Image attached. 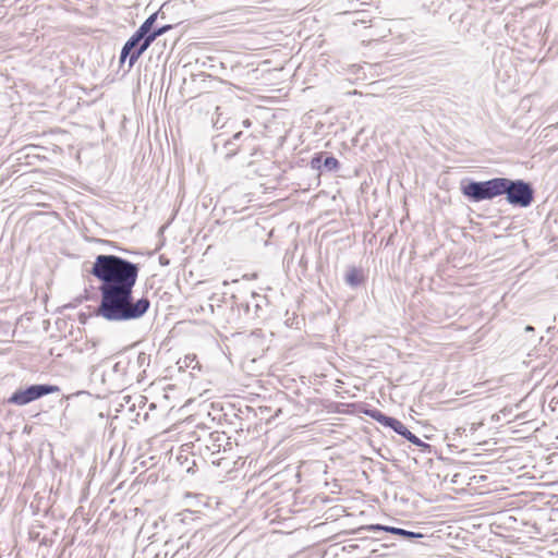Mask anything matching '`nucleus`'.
I'll use <instances>...</instances> for the list:
<instances>
[{
	"mask_svg": "<svg viewBox=\"0 0 558 558\" xmlns=\"http://www.w3.org/2000/svg\"><path fill=\"white\" fill-rule=\"evenodd\" d=\"M142 46L138 47L136 50H132L131 47H129L126 44H124L121 54H120V62H124L125 59L129 57V68H132L135 62L138 60V58L146 51L141 50Z\"/></svg>",
	"mask_w": 558,
	"mask_h": 558,
	"instance_id": "nucleus-6",
	"label": "nucleus"
},
{
	"mask_svg": "<svg viewBox=\"0 0 558 558\" xmlns=\"http://www.w3.org/2000/svg\"><path fill=\"white\" fill-rule=\"evenodd\" d=\"M363 529L365 531H372L374 533L380 532V531L389 532V533H392V534H396V535H400V536H402L404 538H409V539L417 538V537H422L423 536L421 533H415V532L403 530V529H400V527L386 526V525H380V524L367 525V526H365Z\"/></svg>",
	"mask_w": 558,
	"mask_h": 558,
	"instance_id": "nucleus-5",
	"label": "nucleus"
},
{
	"mask_svg": "<svg viewBox=\"0 0 558 558\" xmlns=\"http://www.w3.org/2000/svg\"><path fill=\"white\" fill-rule=\"evenodd\" d=\"M171 28V25H165L159 28L154 29L150 35H148L145 39V43L142 45L141 50H147L148 47L158 38L159 36L163 35L166 32H168Z\"/></svg>",
	"mask_w": 558,
	"mask_h": 558,
	"instance_id": "nucleus-8",
	"label": "nucleus"
},
{
	"mask_svg": "<svg viewBox=\"0 0 558 558\" xmlns=\"http://www.w3.org/2000/svg\"><path fill=\"white\" fill-rule=\"evenodd\" d=\"M464 432H465V428H464V427H458V428H457V433H458V434H462V433H464Z\"/></svg>",
	"mask_w": 558,
	"mask_h": 558,
	"instance_id": "nucleus-18",
	"label": "nucleus"
},
{
	"mask_svg": "<svg viewBox=\"0 0 558 558\" xmlns=\"http://www.w3.org/2000/svg\"><path fill=\"white\" fill-rule=\"evenodd\" d=\"M58 391V386L47 384L32 385L25 389H17L15 392H13L11 397L8 399V403L23 407L44 396L54 393Z\"/></svg>",
	"mask_w": 558,
	"mask_h": 558,
	"instance_id": "nucleus-3",
	"label": "nucleus"
},
{
	"mask_svg": "<svg viewBox=\"0 0 558 558\" xmlns=\"http://www.w3.org/2000/svg\"><path fill=\"white\" fill-rule=\"evenodd\" d=\"M461 193L474 203L506 195L510 205L519 207L530 206L534 198V191L530 183L508 178H494L487 181L471 180L461 184Z\"/></svg>",
	"mask_w": 558,
	"mask_h": 558,
	"instance_id": "nucleus-2",
	"label": "nucleus"
},
{
	"mask_svg": "<svg viewBox=\"0 0 558 558\" xmlns=\"http://www.w3.org/2000/svg\"><path fill=\"white\" fill-rule=\"evenodd\" d=\"M242 125H243L244 128H250V126L252 125V122H251V120H250V119H245V120H243Z\"/></svg>",
	"mask_w": 558,
	"mask_h": 558,
	"instance_id": "nucleus-15",
	"label": "nucleus"
},
{
	"mask_svg": "<svg viewBox=\"0 0 558 558\" xmlns=\"http://www.w3.org/2000/svg\"><path fill=\"white\" fill-rule=\"evenodd\" d=\"M345 282L351 287H356L361 283L360 272L355 268H351L345 275Z\"/></svg>",
	"mask_w": 558,
	"mask_h": 558,
	"instance_id": "nucleus-11",
	"label": "nucleus"
},
{
	"mask_svg": "<svg viewBox=\"0 0 558 558\" xmlns=\"http://www.w3.org/2000/svg\"><path fill=\"white\" fill-rule=\"evenodd\" d=\"M525 331H527V332H530V331H534V327H533V326H531V325H527V326L525 327Z\"/></svg>",
	"mask_w": 558,
	"mask_h": 558,
	"instance_id": "nucleus-17",
	"label": "nucleus"
},
{
	"mask_svg": "<svg viewBox=\"0 0 558 558\" xmlns=\"http://www.w3.org/2000/svg\"><path fill=\"white\" fill-rule=\"evenodd\" d=\"M156 19L157 13L151 14L149 17L146 19V21L138 27L136 32H138L142 36L146 38L153 32L151 28Z\"/></svg>",
	"mask_w": 558,
	"mask_h": 558,
	"instance_id": "nucleus-9",
	"label": "nucleus"
},
{
	"mask_svg": "<svg viewBox=\"0 0 558 558\" xmlns=\"http://www.w3.org/2000/svg\"><path fill=\"white\" fill-rule=\"evenodd\" d=\"M320 163H322V157L313 158V160H312L313 168H320Z\"/></svg>",
	"mask_w": 558,
	"mask_h": 558,
	"instance_id": "nucleus-14",
	"label": "nucleus"
},
{
	"mask_svg": "<svg viewBox=\"0 0 558 558\" xmlns=\"http://www.w3.org/2000/svg\"><path fill=\"white\" fill-rule=\"evenodd\" d=\"M138 360H145V355L142 353L138 355Z\"/></svg>",
	"mask_w": 558,
	"mask_h": 558,
	"instance_id": "nucleus-19",
	"label": "nucleus"
},
{
	"mask_svg": "<svg viewBox=\"0 0 558 558\" xmlns=\"http://www.w3.org/2000/svg\"><path fill=\"white\" fill-rule=\"evenodd\" d=\"M145 37L142 36L138 32H135L125 43L132 50H136L141 45L145 43Z\"/></svg>",
	"mask_w": 558,
	"mask_h": 558,
	"instance_id": "nucleus-10",
	"label": "nucleus"
},
{
	"mask_svg": "<svg viewBox=\"0 0 558 558\" xmlns=\"http://www.w3.org/2000/svg\"><path fill=\"white\" fill-rule=\"evenodd\" d=\"M480 425H482V424H481V423H480V424L473 423V424L471 425V430H472V432H475Z\"/></svg>",
	"mask_w": 558,
	"mask_h": 558,
	"instance_id": "nucleus-16",
	"label": "nucleus"
},
{
	"mask_svg": "<svg viewBox=\"0 0 558 558\" xmlns=\"http://www.w3.org/2000/svg\"><path fill=\"white\" fill-rule=\"evenodd\" d=\"M242 135V132H236L232 140H229L227 142H225L223 144V148L226 149V153H225V159H230L231 157L235 156L239 151V147L234 144V141L239 140Z\"/></svg>",
	"mask_w": 558,
	"mask_h": 558,
	"instance_id": "nucleus-7",
	"label": "nucleus"
},
{
	"mask_svg": "<svg viewBox=\"0 0 558 558\" xmlns=\"http://www.w3.org/2000/svg\"><path fill=\"white\" fill-rule=\"evenodd\" d=\"M180 368H196L198 362L196 361L195 355H185L183 360H180L178 362Z\"/></svg>",
	"mask_w": 558,
	"mask_h": 558,
	"instance_id": "nucleus-12",
	"label": "nucleus"
},
{
	"mask_svg": "<svg viewBox=\"0 0 558 558\" xmlns=\"http://www.w3.org/2000/svg\"><path fill=\"white\" fill-rule=\"evenodd\" d=\"M323 166L328 171H335L339 168V161L335 157L328 156L323 160Z\"/></svg>",
	"mask_w": 558,
	"mask_h": 558,
	"instance_id": "nucleus-13",
	"label": "nucleus"
},
{
	"mask_svg": "<svg viewBox=\"0 0 558 558\" xmlns=\"http://www.w3.org/2000/svg\"><path fill=\"white\" fill-rule=\"evenodd\" d=\"M140 267L111 254L97 255L90 274L100 282L97 315L108 322H129L143 317L150 307L146 296L133 298Z\"/></svg>",
	"mask_w": 558,
	"mask_h": 558,
	"instance_id": "nucleus-1",
	"label": "nucleus"
},
{
	"mask_svg": "<svg viewBox=\"0 0 558 558\" xmlns=\"http://www.w3.org/2000/svg\"><path fill=\"white\" fill-rule=\"evenodd\" d=\"M365 413L379 424L386 427H390L397 434L409 440L411 444L417 447H428L427 444H425L417 436L411 433L399 420L391 416H387L379 410H367Z\"/></svg>",
	"mask_w": 558,
	"mask_h": 558,
	"instance_id": "nucleus-4",
	"label": "nucleus"
},
{
	"mask_svg": "<svg viewBox=\"0 0 558 558\" xmlns=\"http://www.w3.org/2000/svg\"><path fill=\"white\" fill-rule=\"evenodd\" d=\"M154 558H160L158 555H156Z\"/></svg>",
	"mask_w": 558,
	"mask_h": 558,
	"instance_id": "nucleus-20",
	"label": "nucleus"
}]
</instances>
